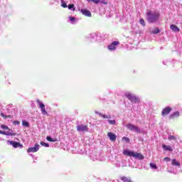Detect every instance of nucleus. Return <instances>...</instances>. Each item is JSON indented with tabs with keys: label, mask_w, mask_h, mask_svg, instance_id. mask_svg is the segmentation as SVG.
Masks as SVG:
<instances>
[{
	"label": "nucleus",
	"mask_w": 182,
	"mask_h": 182,
	"mask_svg": "<svg viewBox=\"0 0 182 182\" xmlns=\"http://www.w3.org/2000/svg\"><path fill=\"white\" fill-rule=\"evenodd\" d=\"M159 18H160V13L157 11H154V13L151 11H148L147 21L149 23H154V22H157L159 21Z\"/></svg>",
	"instance_id": "obj_1"
},
{
	"label": "nucleus",
	"mask_w": 182,
	"mask_h": 182,
	"mask_svg": "<svg viewBox=\"0 0 182 182\" xmlns=\"http://www.w3.org/2000/svg\"><path fill=\"white\" fill-rule=\"evenodd\" d=\"M123 154L124 156H128V157H134V159H138V160L144 159V156H143V154L129 150H124Z\"/></svg>",
	"instance_id": "obj_2"
},
{
	"label": "nucleus",
	"mask_w": 182,
	"mask_h": 182,
	"mask_svg": "<svg viewBox=\"0 0 182 182\" xmlns=\"http://www.w3.org/2000/svg\"><path fill=\"white\" fill-rule=\"evenodd\" d=\"M1 129H3L4 130H10V132L0 130V134H4V136H16V133H13L12 130H11L9 127L5 124H1Z\"/></svg>",
	"instance_id": "obj_3"
},
{
	"label": "nucleus",
	"mask_w": 182,
	"mask_h": 182,
	"mask_svg": "<svg viewBox=\"0 0 182 182\" xmlns=\"http://www.w3.org/2000/svg\"><path fill=\"white\" fill-rule=\"evenodd\" d=\"M125 97L132 103H140V98L130 92H126Z\"/></svg>",
	"instance_id": "obj_4"
},
{
	"label": "nucleus",
	"mask_w": 182,
	"mask_h": 182,
	"mask_svg": "<svg viewBox=\"0 0 182 182\" xmlns=\"http://www.w3.org/2000/svg\"><path fill=\"white\" fill-rule=\"evenodd\" d=\"M125 127L129 130H131V132H136V133H140V129L139 128V127H136V125L133 124H127L125 125Z\"/></svg>",
	"instance_id": "obj_5"
},
{
	"label": "nucleus",
	"mask_w": 182,
	"mask_h": 182,
	"mask_svg": "<svg viewBox=\"0 0 182 182\" xmlns=\"http://www.w3.org/2000/svg\"><path fill=\"white\" fill-rule=\"evenodd\" d=\"M118 45H120V42L114 41L107 46V49H109V50H116V47L118 46Z\"/></svg>",
	"instance_id": "obj_6"
},
{
	"label": "nucleus",
	"mask_w": 182,
	"mask_h": 182,
	"mask_svg": "<svg viewBox=\"0 0 182 182\" xmlns=\"http://www.w3.org/2000/svg\"><path fill=\"white\" fill-rule=\"evenodd\" d=\"M39 151V144H36L33 147H30L27 149V153H36Z\"/></svg>",
	"instance_id": "obj_7"
},
{
	"label": "nucleus",
	"mask_w": 182,
	"mask_h": 182,
	"mask_svg": "<svg viewBox=\"0 0 182 182\" xmlns=\"http://www.w3.org/2000/svg\"><path fill=\"white\" fill-rule=\"evenodd\" d=\"M36 102L38 105H39V107H41V113L43 114H48V112H46V109H45V105L43 103L41 102V100H36Z\"/></svg>",
	"instance_id": "obj_8"
},
{
	"label": "nucleus",
	"mask_w": 182,
	"mask_h": 182,
	"mask_svg": "<svg viewBox=\"0 0 182 182\" xmlns=\"http://www.w3.org/2000/svg\"><path fill=\"white\" fill-rule=\"evenodd\" d=\"M171 110H173V108L170 107H165L161 112V116H167V114H170Z\"/></svg>",
	"instance_id": "obj_9"
},
{
	"label": "nucleus",
	"mask_w": 182,
	"mask_h": 182,
	"mask_svg": "<svg viewBox=\"0 0 182 182\" xmlns=\"http://www.w3.org/2000/svg\"><path fill=\"white\" fill-rule=\"evenodd\" d=\"M89 130V128L87 127V125H78L77 127V132H87Z\"/></svg>",
	"instance_id": "obj_10"
},
{
	"label": "nucleus",
	"mask_w": 182,
	"mask_h": 182,
	"mask_svg": "<svg viewBox=\"0 0 182 182\" xmlns=\"http://www.w3.org/2000/svg\"><path fill=\"white\" fill-rule=\"evenodd\" d=\"M11 146H13L14 149H18V147H23V145L21 144L19 142L14 141H9Z\"/></svg>",
	"instance_id": "obj_11"
},
{
	"label": "nucleus",
	"mask_w": 182,
	"mask_h": 182,
	"mask_svg": "<svg viewBox=\"0 0 182 182\" xmlns=\"http://www.w3.org/2000/svg\"><path fill=\"white\" fill-rule=\"evenodd\" d=\"M107 136L109 138V140H111V141H116V139H117L116 134H113L112 132H108Z\"/></svg>",
	"instance_id": "obj_12"
},
{
	"label": "nucleus",
	"mask_w": 182,
	"mask_h": 182,
	"mask_svg": "<svg viewBox=\"0 0 182 182\" xmlns=\"http://www.w3.org/2000/svg\"><path fill=\"white\" fill-rule=\"evenodd\" d=\"M81 13L85 16H88L89 18H91V16H92V13H90V11H89L87 9H82Z\"/></svg>",
	"instance_id": "obj_13"
},
{
	"label": "nucleus",
	"mask_w": 182,
	"mask_h": 182,
	"mask_svg": "<svg viewBox=\"0 0 182 182\" xmlns=\"http://www.w3.org/2000/svg\"><path fill=\"white\" fill-rule=\"evenodd\" d=\"M180 117V112L178 111H176L169 116V119H176V117Z\"/></svg>",
	"instance_id": "obj_14"
},
{
	"label": "nucleus",
	"mask_w": 182,
	"mask_h": 182,
	"mask_svg": "<svg viewBox=\"0 0 182 182\" xmlns=\"http://www.w3.org/2000/svg\"><path fill=\"white\" fill-rule=\"evenodd\" d=\"M170 28L171 29V31H173V32L177 33V32H180V28H178V26L171 24L170 26Z\"/></svg>",
	"instance_id": "obj_15"
},
{
	"label": "nucleus",
	"mask_w": 182,
	"mask_h": 182,
	"mask_svg": "<svg viewBox=\"0 0 182 182\" xmlns=\"http://www.w3.org/2000/svg\"><path fill=\"white\" fill-rule=\"evenodd\" d=\"M162 147L166 151H173V148L170 145L162 144Z\"/></svg>",
	"instance_id": "obj_16"
},
{
	"label": "nucleus",
	"mask_w": 182,
	"mask_h": 182,
	"mask_svg": "<svg viewBox=\"0 0 182 182\" xmlns=\"http://www.w3.org/2000/svg\"><path fill=\"white\" fill-rule=\"evenodd\" d=\"M97 114H98L100 117H102V119H111L112 117L110 115H106V114H103L100 112H96Z\"/></svg>",
	"instance_id": "obj_17"
},
{
	"label": "nucleus",
	"mask_w": 182,
	"mask_h": 182,
	"mask_svg": "<svg viewBox=\"0 0 182 182\" xmlns=\"http://www.w3.org/2000/svg\"><path fill=\"white\" fill-rule=\"evenodd\" d=\"M172 166H180V163L177 161L176 159H173L171 162Z\"/></svg>",
	"instance_id": "obj_18"
},
{
	"label": "nucleus",
	"mask_w": 182,
	"mask_h": 182,
	"mask_svg": "<svg viewBox=\"0 0 182 182\" xmlns=\"http://www.w3.org/2000/svg\"><path fill=\"white\" fill-rule=\"evenodd\" d=\"M121 180H122V181H124V182H131L132 181L130 179H129V178H127L126 176H122Z\"/></svg>",
	"instance_id": "obj_19"
},
{
	"label": "nucleus",
	"mask_w": 182,
	"mask_h": 182,
	"mask_svg": "<svg viewBox=\"0 0 182 182\" xmlns=\"http://www.w3.org/2000/svg\"><path fill=\"white\" fill-rule=\"evenodd\" d=\"M21 123H22V126H23L24 127H29V122L25 120H23Z\"/></svg>",
	"instance_id": "obj_20"
},
{
	"label": "nucleus",
	"mask_w": 182,
	"mask_h": 182,
	"mask_svg": "<svg viewBox=\"0 0 182 182\" xmlns=\"http://www.w3.org/2000/svg\"><path fill=\"white\" fill-rule=\"evenodd\" d=\"M68 9H73V12H75V11L76 10V9H75V4H69Z\"/></svg>",
	"instance_id": "obj_21"
},
{
	"label": "nucleus",
	"mask_w": 182,
	"mask_h": 182,
	"mask_svg": "<svg viewBox=\"0 0 182 182\" xmlns=\"http://www.w3.org/2000/svg\"><path fill=\"white\" fill-rule=\"evenodd\" d=\"M152 33L156 34V33H160V29L159 28H156L152 31Z\"/></svg>",
	"instance_id": "obj_22"
},
{
	"label": "nucleus",
	"mask_w": 182,
	"mask_h": 182,
	"mask_svg": "<svg viewBox=\"0 0 182 182\" xmlns=\"http://www.w3.org/2000/svg\"><path fill=\"white\" fill-rule=\"evenodd\" d=\"M1 117H4V119H11L12 116L11 115H5L4 114H1Z\"/></svg>",
	"instance_id": "obj_23"
},
{
	"label": "nucleus",
	"mask_w": 182,
	"mask_h": 182,
	"mask_svg": "<svg viewBox=\"0 0 182 182\" xmlns=\"http://www.w3.org/2000/svg\"><path fill=\"white\" fill-rule=\"evenodd\" d=\"M149 166H150L151 168H154V169H155V170H157V166H156V164H153V163H151V164H149Z\"/></svg>",
	"instance_id": "obj_24"
},
{
	"label": "nucleus",
	"mask_w": 182,
	"mask_h": 182,
	"mask_svg": "<svg viewBox=\"0 0 182 182\" xmlns=\"http://www.w3.org/2000/svg\"><path fill=\"white\" fill-rule=\"evenodd\" d=\"M139 23H141V25H142V26H146V23H145V21H144V19L141 18V19L139 20Z\"/></svg>",
	"instance_id": "obj_25"
},
{
	"label": "nucleus",
	"mask_w": 182,
	"mask_h": 182,
	"mask_svg": "<svg viewBox=\"0 0 182 182\" xmlns=\"http://www.w3.org/2000/svg\"><path fill=\"white\" fill-rule=\"evenodd\" d=\"M168 140H177V137H176L175 136L171 135L168 136Z\"/></svg>",
	"instance_id": "obj_26"
},
{
	"label": "nucleus",
	"mask_w": 182,
	"mask_h": 182,
	"mask_svg": "<svg viewBox=\"0 0 182 182\" xmlns=\"http://www.w3.org/2000/svg\"><path fill=\"white\" fill-rule=\"evenodd\" d=\"M40 144H41V146H43L44 147H49V144H46L42 141L40 142Z\"/></svg>",
	"instance_id": "obj_27"
},
{
	"label": "nucleus",
	"mask_w": 182,
	"mask_h": 182,
	"mask_svg": "<svg viewBox=\"0 0 182 182\" xmlns=\"http://www.w3.org/2000/svg\"><path fill=\"white\" fill-rule=\"evenodd\" d=\"M122 140H124L125 141H127V143L130 142V139H129L127 136H124L122 138Z\"/></svg>",
	"instance_id": "obj_28"
},
{
	"label": "nucleus",
	"mask_w": 182,
	"mask_h": 182,
	"mask_svg": "<svg viewBox=\"0 0 182 182\" xmlns=\"http://www.w3.org/2000/svg\"><path fill=\"white\" fill-rule=\"evenodd\" d=\"M108 122L109 123V124H116L115 120H108Z\"/></svg>",
	"instance_id": "obj_29"
},
{
	"label": "nucleus",
	"mask_w": 182,
	"mask_h": 182,
	"mask_svg": "<svg viewBox=\"0 0 182 182\" xmlns=\"http://www.w3.org/2000/svg\"><path fill=\"white\" fill-rule=\"evenodd\" d=\"M46 139L48 141H52V142L55 141V140H53L50 136H47Z\"/></svg>",
	"instance_id": "obj_30"
},
{
	"label": "nucleus",
	"mask_w": 182,
	"mask_h": 182,
	"mask_svg": "<svg viewBox=\"0 0 182 182\" xmlns=\"http://www.w3.org/2000/svg\"><path fill=\"white\" fill-rule=\"evenodd\" d=\"M170 160H171L170 158H168V157H165L164 159V161H170Z\"/></svg>",
	"instance_id": "obj_31"
},
{
	"label": "nucleus",
	"mask_w": 182,
	"mask_h": 182,
	"mask_svg": "<svg viewBox=\"0 0 182 182\" xmlns=\"http://www.w3.org/2000/svg\"><path fill=\"white\" fill-rule=\"evenodd\" d=\"M63 8H68V4H66L65 3L62 4Z\"/></svg>",
	"instance_id": "obj_32"
},
{
	"label": "nucleus",
	"mask_w": 182,
	"mask_h": 182,
	"mask_svg": "<svg viewBox=\"0 0 182 182\" xmlns=\"http://www.w3.org/2000/svg\"><path fill=\"white\" fill-rule=\"evenodd\" d=\"M21 122L19 121H14V124H20Z\"/></svg>",
	"instance_id": "obj_33"
},
{
	"label": "nucleus",
	"mask_w": 182,
	"mask_h": 182,
	"mask_svg": "<svg viewBox=\"0 0 182 182\" xmlns=\"http://www.w3.org/2000/svg\"><path fill=\"white\" fill-rule=\"evenodd\" d=\"M70 21H75V17H70Z\"/></svg>",
	"instance_id": "obj_34"
},
{
	"label": "nucleus",
	"mask_w": 182,
	"mask_h": 182,
	"mask_svg": "<svg viewBox=\"0 0 182 182\" xmlns=\"http://www.w3.org/2000/svg\"><path fill=\"white\" fill-rule=\"evenodd\" d=\"M101 4H105V5H106L107 3H105L103 1H101Z\"/></svg>",
	"instance_id": "obj_35"
},
{
	"label": "nucleus",
	"mask_w": 182,
	"mask_h": 182,
	"mask_svg": "<svg viewBox=\"0 0 182 182\" xmlns=\"http://www.w3.org/2000/svg\"><path fill=\"white\" fill-rule=\"evenodd\" d=\"M87 2H90V0H87Z\"/></svg>",
	"instance_id": "obj_36"
}]
</instances>
